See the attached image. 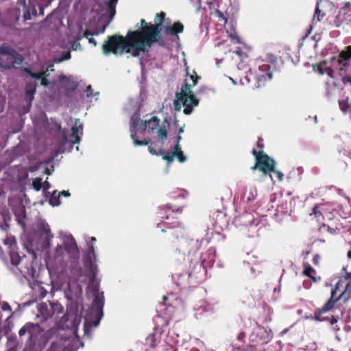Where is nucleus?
Instances as JSON below:
<instances>
[{"instance_id":"9b49d317","label":"nucleus","mask_w":351,"mask_h":351,"mask_svg":"<svg viewBox=\"0 0 351 351\" xmlns=\"http://www.w3.org/2000/svg\"><path fill=\"white\" fill-rule=\"evenodd\" d=\"M252 154L255 156L256 163L254 166L252 167V170L254 172L258 171L264 178H269L271 180H274V177L271 173V171H274V168L276 165L274 160L269 157L263 152H257L253 149Z\"/></svg>"},{"instance_id":"473e14b6","label":"nucleus","mask_w":351,"mask_h":351,"mask_svg":"<svg viewBox=\"0 0 351 351\" xmlns=\"http://www.w3.org/2000/svg\"><path fill=\"white\" fill-rule=\"evenodd\" d=\"M24 71L25 73H27L31 77L36 79V80L41 79L45 75V73H46L45 71H43V72H40V73H36L32 72L28 68H25L24 69Z\"/></svg>"},{"instance_id":"b1692460","label":"nucleus","mask_w":351,"mask_h":351,"mask_svg":"<svg viewBox=\"0 0 351 351\" xmlns=\"http://www.w3.org/2000/svg\"><path fill=\"white\" fill-rule=\"evenodd\" d=\"M84 347V343L81 341L77 335H75L67 344L64 346L63 351H77L80 348Z\"/></svg>"},{"instance_id":"ddd939ff","label":"nucleus","mask_w":351,"mask_h":351,"mask_svg":"<svg viewBox=\"0 0 351 351\" xmlns=\"http://www.w3.org/2000/svg\"><path fill=\"white\" fill-rule=\"evenodd\" d=\"M63 310V306L57 301L49 302V304L41 303L38 307L39 313L45 319L52 317L56 319L59 315L62 314Z\"/></svg>"},{"instance_id":"dca6fc26","label":"nucleus","mask_w":351,"mask_h":351,"mask_svg":"<svg viewBox=\"0 0 351 351\" xmlns=\"http://www.w3.org/2000/svg\"><path fill=\"white\" fill-rule=\"evenodd\" d=\"M80 322L81 318L76 314L66 313L62 317L59 323V326L62 329L70 330L73 334L75 335Z\"/></svg>"},{"instance_id":"5fc2aeb1","label":"nucleus","mask_w":351,"mask_h":351,"mask_svg":"<svg viewBox=\"0 0 351 351\" xmlns=\"http://www.w3.org/2000/svg\"><path fill=\"white\" fill-rule=\"evenodd\" d=\"M190 79L193 81V86H195L197 84V81L199 79V77L197 76V75H195V76L191 75Z\"/></svg>"},{"instance_id":"cd10ccee","label":"nucleus","mask_w":351,"mask_h":351,"mask_svg":"<svg viewBox=\"0 0 351 351\" xmlns=\"http://www.w3.org/2000/svg\"><path fill=\"white\" fill-rule=\"evenodd\" d=\"M321 319V322H329L330 324L332 326V330L333 331L337 332L340 330V327L337 324L339 320L338 316H322V318Z\"/></svg>"},{"instance_id":"79ce46f5","label":"nucleus","mask_w":351,"mask_h":351,"mask_svg":"<svg viewBox=\"0 0 351 351\" xmlns=\"http://www.w3.org/2000/svg\"><path fill=\"white\" fill-rule=\"evenodd\" d=\"M191 3L193 4V7L195 9L196 12H199L202 8V1L201 0H189Z\"/></svg>"},{"instance_id":"7c9ffc66","label":"nucleus","mask_w":351,"mask_h":351,"mask_svg":"<svg viewBox=\"0 0 351 351\" xmlns=\"http://www.w3.org/2000/svg\"><path fill=\"white\" fill-rule=\"evenodd\" d=\"M200 308H202L204 312L210 313L215 312L217 309L214 304L208 302H205L204 304L200 306Z\"/></svg>"},{"instance_id":"6ab92c4d","label":"nucleus","mask_w":351,"mask_h":351,"mask_svg":"<svg viewBox=\"0 0 351 351\" xmlns=\"http://www.w3.org/2000/svg\"><path fill=\"white\" fill-rule=\"evenodd\" d=\"M351 58V46H348L346 50L340 53V58L337 60L338 65L337 69L339 70L341 77L348 75L350 70L349 60Z\"/></svg>"},{"instance_id":"423d86ee","label":"nucleus","mask_w":351,"mask_h":351,"mask_svg":"<svg viewBox=\"0 0 351 351\" xmlns=\"http://www.w3.org/2000/svg\"><path fill=\"white\" fill-rule=\"evenodd\" d=\"M276 62V57L273 55H269L266 60L258 58L256 60V66L257 70L255 71V75L250 73L247 74L243 78L240 80L242 85L249 84L252 78L257 81L255 86L256 88L261 87L265 84L267 80L272 78V73L271 71V64L274 66Z\"/></svg>"},{"instance_id":"69168bd1","label":"nucleus","mask_w":351,"mask_h":351,"mask_svg":"<svg viewBox=\"0 0 351 351\" xmlns=\"http://www.w3.org/2000/svg\"><path fill=\"white\" fill-rule=\"evenodd\" d=\"M346 291L349 293H351V280L347 283Z\"/></svg>"},{"instance_id":"a18cd8bd","label":"nucleus","mask_w":351,"mask_h":351,"mask_svg":"<svg viewBox=\"0 0 351 351\" xmlns=\"http://www.w3.org/2000/svg\"><path fill=\"white\" fill-rule=\"evenodd\" d=\"M229 36L232 40H235L237 43H241L239 36L237 35L236 32L230 33Z\"/></svg>"},{"instance_id":"c03bdc74","label":"nucleus","mask_w":351,"mask_h":351,"mask_svg":"<svg viewBox=\"0 0 351 351\" xmlns=\"http://www.w3.org/2000/svg\"><path fill=\"white\" fill-rule=\"evenodd\" d=\"M339 104L340 108L343 112H346L348 111V106L346 104V102L344 100L339 101Z\"/></svg>"},{"instance_id":"6e6552de","label":"nucleus","mask_w":351,"mask_h":351,"mask_svg":"<svg viewBox=\"0 0 351 351\" xmlns=\"http://www.w3.org/2000/svg\"><path fill=\"white\" fill-rule=\"evenodd\" d=\"M4 244L8 246L10 249V258L11 267L10 269L12 273L19 276L21 275L25 278H34V269L31 263L24 264L23 259L19 254L14 251L16 247V243L13 238H8L3 241Z\"/></svg>"},{"instance_id":"58836bf2","label":"nucleus","mask_w":351,"mask_h":351,"mask_svg":"<svg viewBox=\"0 0 351 351\" xmlns=\"http://www.w3.org/2000/svg\"><path fill=\"white\" fill-rule=\"evenodd\" d=\"M165 209L166 213H167L169 210H171L172 213H180L182 211L181 208L173 206L171 204H166Z\"/></svg>"},{"instance_id":"a211bd4d","label":"nucleus","mask_w":351,"mask_h":351,"mask_svg":"<svg viewBox=\"0 0 351 351\" xmlns=\"http://www.w3.org/2000/svg\"><path fill=\"white\" fill-rule=\"evenodd\" d=\"M170 215V214H167L166 215L161 216L164 221H162V223H158L157 228H160L162 232H167V230L175 229V230L172 231L171 233L176 236V238H178L179 235L183 234L184 229L180 226V224L178 221H175L171 223L165 221V219H169Z\"/></svg>"},{"instance_id":"f03ea898","label":"nucleus","mask_w":351,"mask_h":351,"mask_svg":"<svg viewBox=\"0 0 351 351\" xmlns=\"http://www.w3.org/2000/svg\"><path fill=\"white\" fill-rule=\"evenodd\" d=\"M165 14L160 12L155 16V22L158 24H149L145 26L142 32H129L127 37L120 35L108 36L102 45V51L105 56L110 53L122 55L124 51L137 57L141 53L148 51L146 47H150L154 43L159 42L158 38L162 30L161 26Z\"/></svg>"},{"instance_id":"052dcab7","label":"nucleus","mask_w":351,"mask_h":351,"mask_svg":"<svg viewBox=\"0 0 351 351\" xmlns=\"http://www.w3.org/2000/svg\"><path fill=\"white\" fill-rule=\"evenodd\" d=\"M58 194H59V196H60V197L64 196L66 197H69L71 195L69 191H62L60 192Z\"/></svg>"},{"instance_id":"2f4dec72","label":"nucleus","mask_w":351,"mask_h":351,"mask_svg":"<svg viewBox=\"0 0 351 351\" xmlns=\"http://www.w3.org/2000/svg\"><path fill=\"white\" fill-rule=\"evenodd\" d=\"M326 95L328 99H330L333 95L335 94V92L336 91V84L335 82L332 83V86H330L328 82H326Z\"/></svg>"},{"instance_id":"9d476101","label":"nucleus","mask_w":351,"mask_h":351,"mask_svg":"<svg viewBox=\"0 0 351 351\" xmlns=\"http://www.w3.org/2000/svg\"><path fill=\"white\" fill-rule=\"evenodd\" d=\"M43 332L44 329L38 323L27 322L19 330V337L25 341L26 348H32Z\"/></svg>"},{"instance_id":"a878e982","label":"nucleus","mask_w":351,"mask_h":351,"mask_svg":"<svg viewBox=\"0 0 351 351\" xmlns=\"http://www.w3.org/2000/svg\"><path fill=\"white\" fill-rule=\"evenodd\" d=\"M257 196V190L254 186H249L246 189L243 195V201L250 203L254 201Z\"/></svg>"},{"instance_id":"72a5a7b5","label":"nucleus","mask_w":351,"mask_h":351,"mask_svg":"<svg viewBox=\"0 0 351 351\" xmlns=\"http://www.w3.org/2000/svg\"><path fill=\"white\" fill-rule=\"evenodd\" d=\"M314 271H315V269L310 265H308V264L304 265V269L303 271V274L305 276L313 279V281H316L315 278L311 276L312 273Z\"/></svg>"},{"instance_id":"e2e57ef3","label":"nucleus","mask_w":351,"mask_h":351,"mask_svg":"<svg viewBox=\"0 0 351 351\" xmlns=\"http://www.w3.org/2000/svg\"><path fill=\"white\" fill-rule=\"evenodd\" d=\"M60 80L63 82H67L69 80V77L66 75H61L60 77Z\"/></svg>"},{"instance_id":"393cba45","label":"nucleus","mask_w":351,"mask_h":351,"mask_svg":"<svg viewBox=\"0 0 351 351\" xmlns=\"http://www.w3.org/2000/svg\"><path fill=\"white\" fill-rule=\"evenodd\" d=\"M14 215L19 224L24 226V219L26 217L25 208L23 206L19 205L14 210Z\"/></svg>"},{"instance_id":"09e8293b","label":"nucleus","mask_w":351,"mask_h":351,"mask_svg":"<svg viewBox=\"0 0 351 351\" xmlns=\"http://www.w3.org/2000/svg\"><path fill=\"white\" fill-rule=\"evenodd\" d=\"M341 80L344 84H351V75H346L341 77Z\"/></svg>"},{"instance_id":"c85d7f7f","label":"nucleus","mask_w":351,"mask_h":351,"mask_svg":"<svg viewBox=\"0 0 351 351\" xmlns=\"http://www.w3.org/2000/svg\"><path fill=\"white\" fill-rule=\"evenodd\" d=\"M276 219L281 220L284 216H289V210L287 206V204L278 206L276 210Z\"/></svg>"},{"instance_id":"ea45409f","label":"nucleus","mask_w":351,"mask_h":351,"mask_svg":"<svg viewBox=\"0 0 351 351\" xmlns=\"http://www.w3.org/2000/svg\"><path fill=\"white\" fill-rule=\"evenodd\" d=\"M324 14H322L321 10H319L318 5L315 8V14L313 16V21L317 20V21H320L324 16Z\"/></svg>"},{"instance_id":"f8f14e48","label":"nucleus","mask_w":351,"mask_h":351,"mask_svg":"<svg viewBox=\"0 0 351 351\" xmlns=\"http://www.w3.org/2000/svg\"><path fill=\"white\" fill-rule=\"evenodd\" d=\"M0 66L4 69H10L21 65L23 58L16 50L8 47L0 48Z\"/></svg>"},{"instance_id":"5701e85b","label":"nucleus","mask_w":351,"mask_h":351,"mask_svg":"<svg viewBox=\"0 0 351 351\" xmlns=\"http://www.w3.org/2000/svg\"><path fill=\"white\" fill-rule=\"evenodd\" d=\"M183 30L184 25L180 22H176L173 25H167L165 28V34L167 35L173 36L175 40L176 41L180 40L178 34L182 33Z\"/></svg>"},{"instance_id":"c9c22d12","label":"nucleus","mask_w":351,"mask_h":351,"mask_svg":"<svg viewBox=\"0 0 351 351\" xmlns=\"http://www.w3.org/2000/svg\"><path fill=\"white\" fill-rule=\"evenodd\" d=\"M32 186H33L34 189L36 191H40L41 189V188H42V186H43L42 178H36L35 179H34L33 182H32Z\"/></svg>"},{"instance_id":"c756f323","label":"nucleus","mask_w":351,"mask_h":351,"mask_svg":"<svg viewBox=\"0 0 351 351\" xmlns=\"http://www.w3.org/2000/svg\"><path fill=\"white\" fill-rule=\"evenodd\" d=\"M56 191H54L49 198V202L52 206H58L61 204L60 196H59V194L56 195Z\"/></svg>"},{"instance_id":"f257e3e1","label":"nucleus","mask_w":351,"mask_h":351,"mask_svg":"<svg viewBox=\"0 0 351 351\" xmlns=\"http://www.w3.org/2000/svg\"><path fill=\"white\" fill-rule=\"evenodd\" d=\"M207 243L208 241L206 239H181L178 258L182 259L186 264H189V268L184 273L173 274V278L178 286L184 287L193 279L201 281L206 278L207 269L213 267L216 257V252L213 247H210L204 253L198 252L202 247Z\"/></svg>"},{"instance_id":"8fccbe9b","label":"nucleus","mask_w":351,"mask_h":351,"mask_svg":"<svg viewBox=\"0 0 351 351\" xmlns=\"http://www.w3.org/2000/svg\"><path fill=\"white\" fill-rule=\"evenodd\" d=\"M162 335V332L159 331L158 328L155 329V332L152 335L153 338L156 340L160 338V336Z\"/></svg>"},{"instance_id":"4d7b16f0","label":"nucleus","mask_w":351,"mask_h":351,"mask_svg":"<svg viewBox=\"0 0 351 351\" xmlns=\"http://www.w3.org/2000/svg\"><path fill=\"white\" fill-rule=\"evenodd\" d=\"M333 70L330 67H326V74L331 78H333Z\"/></svg>"},{"instance_id":"39448f33","label":"nucleus","mask_w":351,"mask_h":351,"mask_svg":"<svg viewBox=\"0 0 351 351\" xmlns=\"http://www.w3.org/2000/svg\"><path fill=\"white\" fill-rule=\"evenodd\" d=\"M97 261L94 245L88 244L84 263L89 275L90 289L93 292V300L84 324V335L87 337L89 336L90 330L93 327L99 326L104 316V293L99 290V280L97 278L98 273Z\"/></svg>"},{"instance_id":"774afa93","label":"nucleus","mask_w":351,"mask_h":351,"mask_svg":"<svg viewBox=\"0 0 351 351\" xmlns=\"http://www.w3.org/2000/svg\"><path fill=\"white\" fill-rule=\"evenodd\" d=\"M88 42L90 43L93 44L94 46H96V45H97V43H96L95 40L94 38H88Z\"/></svg>"},{"instance_id":"2eb2a0df","label":"nucleus","mask_w":351,"mask_h":351,"mask_svg":"<svg viewBox=\"0 0 351 351\" xmlns=\"http://www.w3.org/2000/svg\"><path fill=\"white\" fill-rule=\"evenodd\" d=\"M82 134L83 124L81 123L80 119H75V125L71 128V133L69 135L71 139H68V137L66 136V134H63L64 141L62 146H65L67 143H69V152H71L74 144L80 143L81 141V136Z\"/></svg>"},{"instance_id":"7ed1b4c3","label":"nucleus","mask_w":351,"mask_h":351,"mask_svg":"<svg viewBox=\"0 0 351 351\" xmlns=\"http://www.w3.org/2000/svg\"><path fill=\"white\" fill-rule=\"evenodd\" d=\"M130 136L135 146L149 145V152L152 155H163L162 146L167 138V128L170 123L167 119L160 125V119L152 117L149 120L143 121L140 118L139 110L131 116Z\"/></svg>"},{"instance_id":"4468645a","label":"nucleus","mask_w":351,"mask_h":351,"mask_svg":"<svg viewBox=\"0 0 351 351\" xmlns=\"http://www.w3.org/2000/svg\"><path fill=\"white\" fill-rule=\"evenodd\" d=\"M182 139V136L180 134H178L175 139L176 144L174 145L172 151L166 152L165 150V153L162 155V159L166 160L168 164L171 163L176 158L180 163H183L186 161L187 158L182 151L181 146L180 145V142Z\"/></svg>"},{"instance_id":"338daca9","label":"nucleus","mask_w":351,"mask_h":351,"mask_svg":"<svg viewBox=\"0 0 351 351\" xmlns=\"http://www.w3.org/2000/svg\"><path fill=\"white\" fill-rule=\"evenodd\" d=\"M313 315L311 314H306L303 318L305 319H311V320H313Z\"/></svg>"},{"instance_id":"20e7f679","label":"nucleus","mask_w":351,"mask_h":351,"mask_svg":"<svg viewBox=\"0 0 351 351\" xmlns=\"http://www.w3.org/2000/svg\"><path fill=\"white\" fill-rule=\"evenodd\" d=\"M37 228L45 238L42 251H47V268H52L55 271H64L69 262L78 260L80 258L79 249L71 234L60 232L57 237L60 243L53 250L49 252L51 240L53 237L49 225L45 220H39Z\"/></svg>"},{"instance_id":"aec40b11","label":"nucleus","mask_w":351,"mask_h":351,"mask_svg":"<svg viewBox=\"0 0 351 351\" xmlns=\"http://www.w3.org/2000/svg\"><path fill=\"white\" fill-rule=\"evenodd\" d=\"M23 18L25 21L30 20L32 16H37L38 15L44 14V8L40 5H36L32 0H29V5L25 2L23 3Z\"/></svg>"},{"instance_id":"f3484780","label":"nucleus","mask_w":351,"mask_h":351,"mask_svg":"<svg viewBox=\"0 0 351 351\" xmlns=\"http://www.w3.org/2000/svg\"><path fill=\"white\" fill-rule=\"evenodd\" d=\"M336 294V290L332 289L331 291V297L324 304V305L319 308H317L314 314L313 315V320L315 322H321V319L322 318V315L328 312L330 309L332 308L336 302H337L339 298L341 297V295H339L337 298H335Z\"/></svg>"},{"instance_id":"6e6d98bb","label":"nucleus","mask_w":351,"mask_h":351,"mask_svg":"<svg viewBox=\"0 0 351 351\" xmlns=\"http://www.w3.org/2000/svg\"><path fill=\"white\" fill-rule=\"evenodd\" d=\"M71 48L73 50H77V49H80V44L79 42L77 41H75L73 44H72V46H71Z\"/></svg>"},{"instance_id":"f704fd0d","label":"nucleus","mask_w":351,"mask_h":351,"mask_svg":"<svg viewBox=\"0 0 351 351\" xmlns=\"http://www.w3.org/2000/svg\"><path fill=\"white\" fill-rule=\"evenodd\" d=\"M71 58V53L69 51H66L60 56H57L54 58V62L56 63H60L63 61L69 60Z\"/></svg>"},{"instance_id":"3c124183","label":"nucleus","mask_w":351,"mask_h":351,"mask_svg":"<svg viewBox=\"0 0 351 351\" xmlns=\"http://www.w3.org/2000/svg\"><path fill=\"white\" fill-rule=\"evenodd\" d=\"M216 267L219 269H223L225 267V264L222 260L218 259L217 261Z\"/></svg>"},{"instance_id":"13d9d810","label":"nucleus","mask_w":351,"mask_h":351,"mask_svg":"<svg viewBox=\"0 0 351 351\" xmlns=\"http://www.w3.org/2000/svg\"><path fill=\"white\" fill-rule=\"evenodd\" d=\"M40 84H41L42 86H43L47 87V86H49V81H48L45 77H43L41 78Z\"/></svg>"},{"instance_id":"680f3d73","label":"nucleus","mask_w":351,"mask_h":351,"mask_svg":"<svg viewBox=\"0 0 351 351\" xmlns=\"http://www.w3.org/2000/svg\"><path fill=\"white\" fill-rule=\"evenodd\" d=\"M281 278H282V276L279 279V285L277 287H275L274 289V292H275V293H280V289H281L280 281H281Z\"/></svg>"},{"instance_id":"412c9836","label":"nucleus","mask_w":351,"mask_h":351,"mask_svg":"<svg viewBox=\"0 0 351 351\" xmlns=\"http://www.w3.org/2000/svg\"><path fill=\"white\" fill-rule=\"evenodd\" d=\"M118 0H103L101 3V10L104 15H107L110 21L113 19L116 13V5Z\"/></svg>"},{"instance_id":"4c0bfd02","label":"nucleus","mask_w":351,"mask_h":351,"mask_svg":"<svg viewBox=\"0 0 351 351\" xmlns=\"http://www.w3.org/2000/svg\"><path fill=\"white\" fill-rule=\"evenodd\" d=\"M271 172L273 173L272 176L274 177V179L276 178L278 181H282L283 180L284 174L281 171L276 170L275 167L274 168V171H271ZM272 180L274 182H275L274 180Z\"/></svg>"},{"instance_id":"bf43d9fd","label":"nucleus","mask_w":351,"mask_h":351,"mask_svg":"<svg viewBox=\"0 0 351 351\" xmlns=\"http://www.w3.org/2000/svg\"><path fill=\"white\" fill-rule=\"evenodd\" d=\"M320 260V256L318 254H315L313 258V263L314 265H318Z\"/></svg>"},{"instance_id":"603ef678","label":"nucleus","mask_w":351,"mask_h":351,"mask_svg":"<svg viewBox=\"0 0 351 351\" xmlns=\"http://www.w3.org/2000/svg\"><path fill=\"white\" fill-rule=\"evenodd\" d=\"M51 187V185L49 182L45 181L43 183L42 188L43 189L44 192L47 191L48 189H49Z\"/></svg>"},{"instance_id":"e433bc0d","label":"nucleus","mask_w":351,"mask_h":351,"mask_svg":"<svg viewBox=\"0 0 351 351\" xmlns=\"http://www.w3.org/2000/svg\"><path fill=\"white\" fill-rule=\"evenodd\" d=\"M84 91L86 93V97L87 98H89L92 95H94L95 96V100L98 99L97 96L99 95V93L96 92L95 94H93L92 90V86L90 85L87 86Z\"/></svg>"},{"instance_id":"1a4fd4ad","label":"nucleus","mask_w":351,"mask_h":351,"mask_svg":"<svg viewBox=\"0 0 351 351\" xmlns=\"http://www.w3.org/2000/svg\"><path fill=\"white\" fill-rule=\"evenodd\" d=\"M199 104V99H197L193 90H191V85L185 83L180 88V91L176 93V99L173 101L175 111H180L182 105L184 106V113L186 115L191 114L193 108Z\"/></svg>"},{"instance_id":"49530a36","label":"nucleus","mask_w":351,"mask_h":351,"mask_svg":"<svg viewBox=\"0 0 351 351\" xmlns=\"http://www.w3.org/2000/svg\"><path fill=\"white\" fill-rule=\"evenodd\" d=\"M1 309L3 311H11L12 308H11V306H10V304L6 302H3L1 304Z\"/></svg>"},{"instance_id":"37998d69","label":"nucleus","mask_w":351,"mask_h":351,"mask_svg":"<svg viewBox=\"0 0 351 351\" xmlns=\"http://www.w3.org/2000/svg\"><path fill=\"white\" fill-rule=\"evenodd\" d=\"M326 67H328L326 65V62L325 61L322 62L318 66V68H317L318 72L322 75L325 74L326 73Z\"/></svg>"},{"instance_id":"bb28decb","label":"nucleus","mask_w":351,"mask_h":351,"mask_svg":"<svg viewBox=\"0 0 351 351\" xmlns=\"http://www.w3.org/2000/svg\"><path fill=\"white\" fill-rule=\"evenodd\" d=\"M36 91V84L33 82H28L25 86V97L31 104L34 99V95Z\"/></svg>"},{"instance_id":"864d4df0","label":"nucleus","mask_w":351,"mask_h":351,"mask_svg":"<svg viewBox=\"0 0 351 351\" xmlns=\"http://www.w3.org/2000/svg\"><path fill=\"white\" fill-rule=\"evenodd\" d=\"M216 15L219 17V20H222L224 22H226L227 21V19L223 16V14L221 12H220L219 10H217L216 11Z\"/></svg>"},{"instance_id":"0eeeda50","label":"nucleus","mask_w":351,"mask_h":351,"mask_svg":"<svg viewBox=\"0 0 351 351\" xmlns=\"http://www.w3.org/2000/svg\"><path fill=\"white\" fill-rule=\"evenodd\" d=\"M234 223L237 227H244L249 237H255L260 236L266 229L267 219L256 213L245 212L234 218Z\"/></svg>"},{"instance_id":"a19ab883","label":"nucleus","mask_w":351,"mask_h":351,"mask_svg":"<svg viewBox=\"0 0 351 351\" xmlns=\"http://www.w3.org/2000/svg\"><path fill=\"white\" fill-rule=\"evenodd\" d=\"M36 292L38 293L40 298H45L48 293V291L42 286H38Z\"/></svg>"},{"instance_id":"4be33fe9","label":"nucleus","mask_w":351,"mask_h":351,"mask_svg":"<svg viewBox=\"0 0 351 351\" xmlns=\"http://www.w3.org/2000/svg\"><path fill=\"white\" fill-rule=\"evenodd\" d=\"M51 280V293L53 295L54 292L60 290L63 287V282L57 276V274L62 271H55L52 268H47Z\"/></svg>"},{"instance_id":"de8ad7c7","label":"nucleus","mask_w":351,"mask_h":351,"mask_svg":"<svg viewBox=\"0 0 351 351\" xmlns=\"http://www.w3.org/2000/svg\"><path fill=\"white\" fill-rule=\"evenodd\" d=\"M318 205H315L314 206V208H313L312 210V213H311V215H315V217H317V216H319L322 215V213H320V211L318 210Z\"/></svg>"},{"instance_id":"0e129e2a","label":"nucleus","mask_w":351,"mask_h":351,"mask_svg":"<svg viewBox=\"0 0 351 351\" xmlns=\"http://www.w3.org/2000/svg\"><path fill=\"white\" fill-rule=\"evenodd\" d=\"M53 171V167H51V169L47 167L45 170V173L47 175H51L52 172Z\"/></svg>"}]
</instances>
